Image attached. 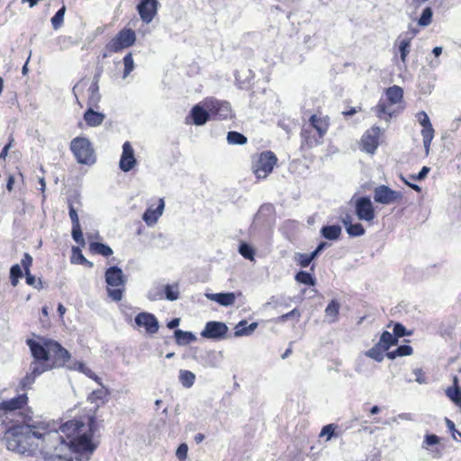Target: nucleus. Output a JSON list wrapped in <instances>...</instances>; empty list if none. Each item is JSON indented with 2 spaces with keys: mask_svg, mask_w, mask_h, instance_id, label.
Listing matches in <instances>:
<instances>
[{
  "mask_svg": "<svg viewBox=\"0 0 461 461\" xmlns=\"http://www.w3.org/2000/svg\"><path fill=\"white\" fill-rule=\"evenodd\" d=\"M25 422L8 430L6 447L9 450L27 456L40 451L45 458L65 457L68 452V440L60 434L54 421L29 419Z\"/></svg>",
  "mask_w": 461,
  "mask_h": 461,
  "instance_id": "1",
  "label": "nucleus"
},
{
  "mask_svg": "<svg viewBox=\"0 0 461 461\" xmlns=\"http://www.w3.org/2000/svg\"><path fill=\"white\" fill-rule=\"evenodd\" d=\"M26 344L32 357L49 366L48 371L73 365L71 354L54 339L39 337L38 340L28 339Z\"/></svg>",
  "mask_w": 461,
  "mask_h": 461,
  "instance_id": "2",
  "label": "nucleus"
},
{
  "mask_svg": "<svg viewBox=\"0 0 461 461\" xmlns=\"http://www.w3.org/2000/svg\"><path fill=\"white\" fill-rule=\"evenodd\" d=\"M104 277L108 285V296L114 302H120L127 281L122 270L116 266L110 267L106 269Z\"/></svg>",
  "mask_w": 461,
  "mask_h": 461,
  "instance_id": "3",
  "label": "nucleus"
},
{
  "mask_svg": "<svg viewBox=\"0 0 461 461\" xmlns=\"http://www.w3.org/2000/svg\"><path fill=\"white\" fill-rule=\"evenodd\" d=\"M70 149L77 163L93 165L95 163V150L91 142L85 137H77L70 143Z\"/></svg>",
  "mask_w": 461,
  "mask_h": 461,
  "instance_id": "4",
  "label": "nucleus"
},
{
  "mask_svg": "<svg viewBox=\"0 0 461 461\" xmlns=\"http://www.w3.org/2000/svg\"><path fill=\"white\" fill-rule=\"evenodd\" d=\"M68 445V451L77 454L80 459L85 458L86 461L96 448V445L92 442V434H87L86 431L69 439Z\"/></svg>",
  "mask_w": 461,
  "mask_h": 461,
  "instance_id": "5",
  "label": "nucleus"
},
{
  "mask_svg": "<svg viewBox=\"0 0 461 461\" xmlns=\"http://www.w3.org/2000/svg\"><path fill=\"white\" fill-rule=\"evenodd\" d=\"M277 158L274 152L267 150L259 154L253 163V172L258 179H265L274 169Z\"/></svg>",
  "mask_w": 461,
  "mask_h": 461,
  "instance_id": "6",
  "label": "nucleus"
},
{
  "mask_svg": "<svg viewBox=\"0 0 461 461\" xmlns=\"http://www.w3.org/2000/svg\"><path fill=\"white\" fill-rule=\"evenodd\" d=\"M136 41L135 32L131 29H122L107 44L106 49L110 52H120L132 46Z\"/></svg>",
  "mask_w": 461,
  "mask_h": 461,
  "instance_id": "7",
  "label": "nucleus"
},
{
  "mask_svg": "<svg viewBox=\"0 0 461 461\" xmlns=\"http://www.w3.org/2000/svg\"><path fill=\"white\" fill-rule=\"evenodd\" d=\"M29 419L32 418L23 415L22 411H14L11 409L0 407V425L6 429L5 438L6 439L7 432L11 428L23 425Z\"/></svg>",
  "mask_w": 461,
  "mask_h": 461,
  "instance_id": "8",
  "label": "nucleus"
},
{
  "mask_svg": "<svg viewBox=\"0 0 461 461\" xmlns=\"http://www.w3.org/2000/svg\"><path fill=\"white\" fill-rule=\"evenodd\" d=\"M205 107L210 111L211 117L218 120L231 118V108L228 102L209 99L204 102Z\"/></svg>",
  "mask_w": 461,
  "mask_h": 461,
  "instance_id": "9",
  "label": "nucleus"
},
{
  "mask_svg": "<svg viewBox=\"0 0 461 461\" xmlns=\"http://www.w3.org/2000/svg\"><path fill=\"white\" fill-rule=\"evenodd\" d=\"M355 211L360 221H372L375 217L374 205L368 196H361L356 199Z\"/></svg>",
  "mask_w": 461,
  "mask_h": 461,
  "instance_id": "10",
  "label": "nucleus"
},
{
  "mask_svg": "<svg viewBox=\"0 0 461 461\" xmlns=\"http://www.w3.org/2000/svg\"><path fill=\"white\" fill-rule=\"evenodd\" d=\"M228 326L221 321H211L206 322L201 336L204 339L221 340L226 338Z\"/></svg>",
  "mask_w": 461,
  "mask_h": 461,
  "instance_id": "11",
  "label": "nucleus"
},
{
  "mask_svg": "<svg viewBox=\"0 0 461 461\" xmlns=\"http://www.w3.org/2000/svg\"><path fill=\"white\" fill-rule=\"evenodd\" d=\"M402 197L400 192L394 191L384 185H378L374 190V200L378 203L391 204L401 200Z\"/></svg>",
  "mask_w": 461,
  "mask_h": 461,
  "instance_id": "12",
  "label": "nucleus"
},
{
  "mask_svg": "<svg viewBox=\"0 0 461 461\" xmlns=\"http://www.w3.org/2000/svg\"><path fill=\"white\" fill-rule=\"evenodd\" d=\"M49 366H44L37 359L30 364V372L21 380L20 387L22 390H27L34 384L36 378L48 371Z\"/></svg>",
  "mask_w": 461,
  "mask_h": 461,
  "instance_id": "13",
  "label": "nucleus"
},
{
  "mask_svg": "<svg viewBox=\"0 0 461 461\" xmlns=\"http://www.w3.org/2000/svg\"><path fill=\"white\" fill-rule=\"evenodd\" d=\"M380 133L381 129L378 126H373L367 130L361 139L362 150L368 154H374L379 145Z\"/></svg>",
  "mask_w": 461,
  "mask_h": 461,
  "instance_id": "14",
  "label": "nucleus"
},
{
  "mask_svg": "<svg viewBox=\"0 0 461 461\" xmlns=\"http://www.w3.org/2000/svg\"><path fill=\"white\" fill-rule=\"evenodd\" d=\"M85 423L77 420H71L58 427L60 434L67 440L73 439L85 432Z\"/></svg>",
  "mask_w": 461,
  "mask_h": 461,
  "instance_id": "15",
  "label": "nucleus"
},
{
  "mask_svg": "<svg viewBox=\"0 0 461 461\" xmlns=\"http://www.w3.org/2000/svg\"><path fill=\"white\" fill-rule=\"evenodd\" d=\"M134 321L138 327H143L149 334L157 333L159 328L158 319L149 312L138 313L135 316Z\"/></svg>",
  "mask_w": 461,
  "mask_h": 461,
  "instance_id": "16",
  "label": "nucleus"
},
{
  "mask_svg": "<svg viewBox=\"0 0 461 461\" xmlns=\"http://www.w3.org/2000/svg\"><path fill=\"white\" fill-rule=\"evenodd\" d=\"M136 164L137 160L131 144L129 141H125L122 145V152L119 162L120 169L123 172H129Z\"/></svg>",
  "mask_w": 461,
  "mask_h": 461,
  "instance_id": "17",
  "label": "nucleus"
},
{
  "mask_svg": "<svg viewBox=\"0 0 461 461\" xmlns=\"http://www.w3.org/2000/svg\"><path fill=\"white\" fill-rule=\"evenodd\" d=\"M157 0H141L137 6L140 19L145 23H149L157 14Z\"/></svg>",
  "mask_w": 461,
  "mask_h": 461,
  "instance_id": "18",
  "label": "nucleus"
},
{
  "mask_svg": "<svg viewBox=\"0 0 461 461\" xmlns=\"http://www.w3.org/2000/svg\"><path fill=\"white\" fill-rule=\"evenodd\" d=\"M164 207V199L160 198L158 200V204L157 208L154 209L152 206H150L144 212L142 219L147 223L148 226H152L155 223H157L158 220L163 213Z\"/></svg>",
  "mask_w": 461,
  "mask_h": 461,
  "instance_id": "19",
  "label": "nucleus"
},
{
  "mask_svg": "<svg viewBox=\"0 0 461 461\" xmlns=\"http://www.w3.org/2000/svg\"><path fill=\"white\" fill-rule=\"evenodd\" d=\"M28 397L26 393H22L7 401H3L0 407L11 409L14 411H22V409L27 404Z\"/></svg>",
  "mask_w": 461,
  "mask_h": 461,
  "instance_id": "20",
  "label": "nucleus"
},
{
  "mask_svg": "<svg viewBox=\"0 0 461 461\" xmlns=\"http://www.w3.org/2000/svg\"><path fill=\"white\" fill-rule=\"evenodd\" d=\"M99 76L96 75L94 77V80L90 86L87 89L88 98H87V105L90 107H98V104L101 101V95L99 93Z\"/></svg>",
  "mask_w": 461,
  "mask_h": 461,
  "instance_id": "21",
  "label": "nucleus"
},
{
  "mask_svg": "<svg viewBox=\"0 0 461 461\" xmlns=\"http://www.w3.org/2000/svg\"><path fill=\"white\" fill-rule=\"evenodd\" d=\"M191 117L194 124L202 126L208 122L211 117V113L208 109L205 110L200 104H196L191 110Z\"/></svg>",
  "mask_w": 461,
  "mask_h": 461,
  "instance_id": "22",
  "label": "nucleus"
},
{
  "mask_svg": "<svg viewBox=\"0 0 461 461\" xmlns=\"http://www.w3.org/2000/svg\"><path fill=\"white\" fill-rule=\"evenodd\" d=\"M95 107L88 106V109L84 113V120L89 127H97L101 125L104 119L105 114L94 110Z\"/></svg>",
  "mask_w": 461,
  "mask_h": 461,
  "instance_id": "23",
  "label": "nucleus"
},
{
  "mask_svg": "<svg viewBox=\"0 0 461 461\" xmlns=\"http://www.w3.org/2000/svg\"><path fill=\"white\" fill-rule=\"evenodd\" d=\"M205 296L213 302L218 303L222 306H230L235 303V294L234 293H217V294H206Z\"/></svg>",
  "mask_w": 461,
  "mask_h": 461,
  "instance_id": "24",
  "label": "nucleus"
},
{
  "mask_svg": "<svg viewBox=\"0 0 461 461\" xmlns=\"http://www.w3.org/2000/svg\"><path fill=\"white\" fill-rule=\"evenodd\" d=\"M312 131H316L319 136V139H322L324 134L328 131V123L323 119L317 117L316 115H312L310 118V124L307 126Z\"/></svg>",
  "mask_w": 461,
  "mask_h": 461,
  "instance_id": "25",
  "label": "nucleus"
},
{
  "mask_svg": "<svg viewBox=\"0 0 461 461\" xmlns=\"http://www.w3.org/2000/svg\"><path fill=\"white\" fill-rule=\"evenodd\" d=\"M68 369L78 370L79 372L85 374L89 378L95 381L98 384L102 385L101 378L81 362L74 360L73 365L68 366Z\"/></svg>",
  "mask_w": 461,
  "mask_h": 461,
  "instance_id": "26",
  "label": "nucleus"
},
{
  "mask_svg": "<svg viewBox=\"0 0 461 461\" xmlns=\"http://www.w3.org/2000/svg\"><path fill=\"white\" fill-rule=\"evenodd\" d=\"M258 325V322H252L249 326H247L246 321H240L235 327L234 336H249L253 333V331L257 329Z\"/></svg>",
  "mask_w": 461,
  "mask_h": 461,
  "instance_id": "27",
  "label": "nucleus"
},
{
  "mask_svg": "<svg viewBox=\"0 0 461 461\" xmlns=\"http://www.w3.org/2000/svg\"><path fill=\"white\" fill-rule=\"evenodd\" d=\"M376 115L380 119H384L388 121L393 114V110L392 109V104H387L385 101L380 100L377 105L375 108Z\"/></svg>",
  "mask_w": 461,
  "mask_h": 461,
  "instance_id": "28",
  "label": "nucleus"
},
{
  "mask_svg": "<svg viewBox=\"0 0 461 461\" xmlns=\"http://www.w3.org/2000/svg\"><path fill=\"white\" fill-rule=\"evenodd\" d=\"M386 97L391 104H396L402 102L403 90L398 86H393L386 89Z\"/></svg>",
  "mask_w": 461,
  "mask_h": 461,
  "instance_id": "29",
  "label": "nucleus"
},
{
  "mask_svg": "<svg viewBox=\"0 0 461 461\" xmlns=\"http://www.w3.org/2000/svg\"><path fill=\"white\" fill-rule=\"evenodd\" d=\"M109 395V391L103 384L101 388L94 390L88 396L87 400L92 403H96L99 405L100 403H104L107 396Z\"/></svg>",
  "mask_w": 461,
  "mask_h": 461,
  "instance_id": "30",
  "label": "nucleus"
},
{
  "mask_svg": "<svg viewBox=\"0 0 461 461\" xmlns=\"http://www.w3.org/2000/svg\"><path fill=\"white\" fill-rule=\"evenodd\" d=\"M176 341L180 346H185L196 339L194 334L191 331H184L182 330H176L174 332Z\"/></svg>",
  "mask_w": 461,
  "mask_h": 461,
  "instance_id": "31",
  "label": "nucleus"
},
{
  "mask_svg": "<svg viewBox=\"0 0 461 461\" xmlns=\"http://www.w3.org/2000/svg\"><path fill=\"white\" fill-rule=\"evenodd\" d=\"M312 132L313 131L312 129L307 126L303 127L301 132L303 141L309 148L317 146L321 143V139H319V136L316 137L315 134H312Z\"/></svg>",
  "mask_w": 461,
  "mask_h": 461,
  "instance_id": "32",
  "label": "nucleus"
},
{
  "mask_svg": "<svg viewBox=\"0 0 461 461\" xmlns=\"http://www.w3.org/2000/svg\"><path fill=\"white\" fill-rule=\"evenodd\" d=\"M446 394L456 406H461V388L457 385V377H454V386L447 388Z\"/></svg>",
  "mask_w": 461,
  "mask_h": 461,
  "instance_id": "33",
  "label": "nucleus"
},
{
  "mask_svg": "<svg viewBox=\"0 0 461 461\" xmlns=\"http://www.w3.org/2000/svg\"><path fill=\"white\" fill-rule=\"evenodd\" d=\"M377 343H378V346L382 347L385 351H388V349L392 346L398 344V339L392 333H390L387 330H384L381 334L380 339Z\"/></svg>",
  "mask_w": 461,
  "mask_h": 461,
  "instance_id": "34",
  "label": "nucleus"
},
{
  "mask_svg": "<svg viewBox=\"0 0 461 461\" xmlns=\"http://www.w3.org/2000/svg\"><path fill=\"white\" fill-rule=\"evenodd\" d=\"M321 235L330 240H336L341 234V228L339 225H326L321 230Z\"/></svg>",
  "mask_w": 461,
  "mask_h": 461,
  "instance_id": "35",
  "label": "nucleus"
},
{
  "mask_svg": "<svg viewBox=\"0 0 461 461\" xmlns=\"http://www.w3.org/2000/svg\"><path fill=\"white\" fill-rule=\"evenodd\" d=\"M339 308L340 304L336 299L331 300V302L328 304L325 309V316L329 318V322L333 323L337 321Z\"/></svg>",
  "mask_w": 461,
  "mask_h": 461,
  "instance_id": "36",
  "label": "nucleus"
},
{
  "mask_svg": "<svg viewBox=\"0 0 461 461\" xmlns=\"http://www.w3.org/2000/svg\"><path fill=\"white\" fill-rule=\"evenodd\" d=\"M89 249L94 254L102 255L104 257H110L113 255V249L106 244L101 242H91Z\"/></svg>",
  "mask_w": 461,
  "mask_h": 461,
  "instance_id": "37",
  "label": "nucleus"
},
{
  "mask_svg": "<svg viewBox=\"0 0 461 461\" xmlns=\"http://www.w3.org/2000/svg\"><path fill=\"white\" fill-rule=\"evenodd\" d=\"M434 129L432 127V124L430 126L422 127L421 130V136L423 140V146L426 154L428 155L429 152V147L431 144V141L434 138Z\"/></svg>",
  "mask_w": 461,
  "mask_h": 461,
  "instance_id": "38",
  "label": "nucleus"
},
{
  "mask_svg": "<svg viewBox=\"0 0 461 461\" xmlns=\"http://www.w3.org/2000/svg\"><path fill=\"white\" fill-rule=\"evenodd\" d=\"M412 348L409 345H401L396 349L388 351L386 357L389 359H395L398 357L411 356L412 354Z\"/></svg>",
  "mask_w": 461,
  "mask_h": 461,
  "instance_id": "39",
  "label": "nucleus"
},
{
  "mask_svg": "<svg viewBox=\"0 0 461 461\" xmlns=\"http://www.w3.org/2000/svg\"><path fill=\"white\" fill-rule=\"evenodd\" d=\"M71 262L73 264L85 265L88 267H92L94 264L88 261L82 254L81 249L78 247L72 248Z\"/></svg>",
  "mask_w": 461,
  "mask_h": 461,
  "instance_id": "40",
  "label": "nucleus"
},
{
  "mask_svg": "<svg viewBox=\"0 0 461 461\" xmlns=\"http://www.w3.org/2000/svg\"><path fill=\"white\" fill-rule=\"evenodd\" d=\"M384 352L386 351L376 343L370 349L366 350L365 355L376 362H382L384 358Z\"/></svg>",
  "mask_w": 461,
  "mask_h": 461,
  "instance_id": "41",
  "label": "nucleus"
},
{
  "mask_svg": "<svg viewBox=\"0 0 461 461\" xmlns=\"http://www.w3.org/2000/svg\"><path fill=\"white\" fill-rule=\"evenodd\" d=\"M294 279L296 282L311 286H314L316 285V278L310 273L301 270L296 273Z\"/></svg>",
  "mask_w": 461,
  "mask_h": 461,
  "instance_id": "42",
  "label": "nucleus"
},
{
  "mask_svg": "<svg viewBox=\"0 0 461 461\" xmlns=\"http://www.w3.org/2000/svg\"><path fill=\"white\" fill-rule=\"evenodd\" d=\"M195 380V375L188 370H180L179 381L182 385L185 388H190L194 385Z\"/></svg>",
  "mask_w": 461,
  "mask_h": 461,
  "instance_id": "43",
  "label": "nucleus"
},
{
  "mask_svg": "<svg viewBox=\"0 0 461 461\" xmlns=\"http://www.w3.org/2000/svg\"><path fill=\"white\" fill-rule=\"evenodd\" d=\"M22 267L19 264H15L10 268V283L15 287L17 286L19 280L23 276Z\"/></svg>",
  "mask_w": 461,
  "mask_h": 461,
  "instance_id": "44",
  "label": "nucleus"
},
{
  "mask_svg": "<svg viewBox=\"0 0 461 461\" xmlns=\"http://www.w3.org/2000/svg\"><path fill=\"white\" fill-rule=\"evenodd\" d=\"M247 137L238 131H229L227 135V141L232 145H243L247 143Z\"/></svg>",
  "mask_w": 461,
  "mask_h": 461,
  "instance_id": "45",
  "label": "nucleus"
},
{
  "mask_svg": "<svg viewBox=\"0 0 461 461\" xmlns=\"http://www.w3.org/2000/svg\"><path fill=\"white\" fill-rule=\"evenodd\" d=\"M411 41V38H405V39H402L399 44V51H400V55H401V60L403 63L406 62L407 56L410 52Z\"/></svg>",
  "mask_w": 461,
  "mask_h": 461,
  "instance_id": "46",
  "label": "nucleus"
},
{
  "mask_svg": "<svg viewBox=\"0 0 461 461\" xmlns=\"http://www.w3.org/2000/svg\"><path fill=\"white\" fill-rule=\"evenodd\" d=\"M65 13H66V6L63 5L61 8H59L57 11V13L51 18V24L55 30H58L63 24Z\"/></svg>",
  "mask_w": 461,
  "mask_h": 461,
  "instance_id": "47",
  "label": "nucleus"
},
{
  "mask_svg": "<svg viewBox=\"0 0 461 461\" xmlns=\"http://www.w3.org/2000/svg\"><path fill=\"white\" fill-rule=\"evenodd\" d=\"M239 252L246 259L254 260L255 250L249 244L241 242L239 247Z\"/></svg>",
  "mask_w": 461,
  "mask_h": 461,
  "instance_id": "48",
  "label": "nucleus"
},
{
  "mask_svg": "<svg viewBox=\"0 0 461 461\" xmlns=\"http://www.w3.org/2000/svg\"><path fill=\"white\" fill-rule=\"evenodd\" d=\"M433 12L431 7H426L423 9L420 17L418 21L419 25L426 27L431 23Z\"/></svg>",
  "mask_w": 461,
  "mask_h": 461,
  "instance_id": "49",
  "label": "nucleus"
},
{
  "mask_svg": "<svg viewBox=\"0 0 461 461\" xmlns=\"http://www.w3.org/2000/svg\"><path fill=\"white\" fill-rule=\"evenodd\" d=\"M350 237H360L365 234V228L361 223H352L346 229Z\"/></svg>",
  "mask_w": 461,
  "mask_h": 461,
  "instance_id": "50",
  "label": "nucleus"
},
{
  "mask_svg": "<svg viewBox=\"0 0 461 461\" xmlns=\"http://www.w3.org/2000/svg\"><path fill=\"white\" fill-rule=\"evenodd\" d=\"M71 235H72L73 240L77 244H79L82 247L85 246L86 242H85V240L83 237V232H82L80 224L72 226Z\"/></svg>",
  "mask_w": 461,
  "mask_h": 461,
  "instance_id": "51",
  "label": "nucleus"
},
{
  "mask_svg": "<svg viewBox=\"0 0 461 461\" xmlns=\"http://www.w3.org/2000/svg\"><path fill=\"white\" fill-rule=\"evenodd\" d=\"M179 291L177 285H167L165 286V295L168 301H176L178 298Z\"/></svg>",
  "mask_w": 461,
  "mask_h": 461,
  "instance_id": "52",
  "label": "nucleus"
},
{
  "mask_svg": "<svg viewBox=\"0 0 461 461\" xmlns=\"http://www.w3.org/2000/svg\"><path fill=\"white\" fill-rule=\"evenodd\" d=\"M124 71L123 77H126L134 69V61L131 53H128L123 58Z\"/></svg>",
  "mask_w": 461,
  "mask_h": 461,
  "instance_id": "53",
  "label": "nucleus"
},
{
  "mask_svg": "<svg viewBox=\"0 0 461 461\" xmlns=\"http://www.w3.org/2000/svg\"><path fill=\"white\" fill-rule=\"evenodd\" d=\"M26 284L28 285L33 286L34 288L41 290L43 288V284L41 279H36L31 272L24 273Z\"/></svg>",
  "mask_w": 461,
  "mask_h": 461,
  "instance_id": "54",
  "label": "nucleus"
},
{
  "mask_svg": "<svg viewBox=\"0 0 461 461\" xmlns=\"http://www.w3.org/2000/svg\"><path fill=\"white\" fill-rule=\"evenodd\" d=\"M294 260L301 267H307L312 261L309 255L304 253H296Z\"/></svg>",
  "mask_w": 461,
  "mask_h": 461,
  "instance_id": "55",
  "label": "nucleus"
},
{
  "mask_svg": "<svg viewBox=\"0 0 461 461\" xmlns=\"http://www.w3.org/2000/svg\"><path fill=\"white\" fill-rule=\"evenodd\" d=\"M411 334V332L408 331L402 323L397 322L393 325V335L395 336L397 339H399V338L409 336Z\"/></svg>",
  "mask_w": 461,
  "mask_h": 461,
  "instance_id": "56",
  "label": "nucleus"
},
{
  "mask_svg": "<svg viewBox=\"0 0 461 461\" xmlns=\"http://www.w3.org/2000/svg\"><path fill=\"white\" fill-rule=\"evenodd\" d=\"M219 357H221V352H210L208 353V359L206 361V366L209 367H218L219 366Z\"/></svg>",
  "mask_w": 461,
  "mask_h": 461,
  "instance_id": "57",
  "label": "nucleus"
},
{
  "mask_svg": "<svg viewBox=\"0 0 461 461\" xmlns=\"http://www.w3.org/2000/svg\"><path fill=\"white\" fill-rule=\"evenodd\" d=\"M32 257L29 253H24L21 260V267L23 268L24 273L31 272L30 268L32 265Z\"/></svg>",
  "mask_w": 461,
  "mask_h": 461,
  "instance_id": "58",
  "label": "nucleus"
},
{
  "mask_svg": "<svg viewBox=\"0 0 461 461\" xmlns=\"http://www.w3.org/2000/svg\"><path fill=\"white\" fill-rule=\"evenodd\" d=\"M188 447L185 443H182L178 446L176 456L179 461H185L187 457Z\"/></svg>",
  "mask_w": 461,
  "mask_h": 461,
  "instance_id": "59",
  "label": "nucleus"
},
{
  "mask_svg": "<svg viewBox=\"0 0 461 461\" xmlns=\"http://www.w3.org/2000/svg\"><path fill=\"white\" fill-rule=\"evenodd\" d=\"M68 211H69L68 214H69V218L72 222V226L79 225L80 223H79V219H78L77 210L74 208L73 204L70 202L68 203Z\"/></svg>",
  "mask_w": 461,
  "mask_h": 461,
  "instance_id": "60",
  "label": "nucleus"
},
{
  "mask_svg": "<svg viewBox=\"0 0 461 461\" xmlns=\"http://www.w3.org/2000/svg\"><path fill=\"white\" fill-rule=\"evenodd\" d=\"M417 117V120L418 122L420 123V125L422 127H426V126H430L431 125V122H430V120L428 116V114L421 111V112H419L416 115Z\"/></svg>",
  "mask_w": 461,
  "mask_h": 461,
  "instance_id": "61",
  "label": "nucleus"
},
{
  "mask_svg": "<svg viewBox=\"0 0 461 461\" xmlns=\"http://www.w3.org/2000/svg\"><path fill=\"white\" fill-rule=\"evenodd\" d=\"M296 316L299 318L301 316L300 312L297 309H294L291 312L285 313L277 318L278 322H285L290 318Z\"/></svg>",
  "mask_w": 461,
  "mask_h": 461,
  "instance_id": "62",
  "label": "nucleus"
},
{
  "mask_svg": "<svg viewBox=\"0 0 461 461\" xmlns=\"http://www.w3.org/2000/svg\"><path fill=\"white\" fill-rule=\"evenodd\" d=\"M439 442V438L434 434H428L425 436L424 444L433 446Z\"/></svg>",
  "mask_w": 461,
  "mask_h": 461,
  "instance_id": "63",
  "label": "nucleus"
},
{
  "mask_svg": "<svg viewBox=\"0 0 461 461\" xmlns=\"http://www.w3.org/2000/svg\"><path fill=\"white\" fill-rule=\"evenodd\" d=\"M429 171H430V168L429 167H426V166L422 167L420 171L415 176L416 180L421 181V180L425 179Z\"/></svg>",
  "mask_w": 461,
  "mask_h": 461,
  "instance_id": "64",
  "label": "nucleus"
}]
</instances>
